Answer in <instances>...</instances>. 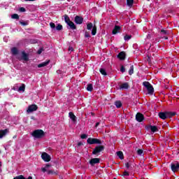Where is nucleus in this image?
Returning <instances> with one entry per match:
<instances>
[{
	"instance_id": "nucleus-1",
	"label": "nucleus",
	"mask_w": 179,
	"mask_h": 179,
	"mask_svg": "<svg viewBox=\"0 0 179 179\" xmlns=\"http://www.w3.org/2000/svg\"><path fill=\"white\" fill-rule=\"evenodd\" d=\"M175 115H177V113L171 111L159 112L158 113V117H159L161 120H167L168 118H173V117H174Z\"/></svg>"
},
{
	"instance_id": "nucleus-2",
	"label": "nucleus",
	"mask_w": 179,
	"mask_h": 179,
	"mask_svg": "<svg viewBox=\"0 0 179 179\" xmlns=\"http://www.w3.org/2000/svg\"><path fill=\"white\" fill-rule=\"evenodd\" d=\"M44 135V131L42 129H36L32 132V136L36 138V139H41V138H43Z\"/></svg>"
},
{
	"instance_id": "nucleus-3",
	"label": "nucleus",
	"mask_w": 179,
	"mask_h": 179,
	"mask_svg": "<svg viewBox=\"0 0 179 179\" xmlns=\"http://www.w3.org/2000/svg\"><path fill=\"white\" fill-rule=\"evenodd\" d=\"M143 85L145 86V87H146L148 94H153V93H155V88H153V85H152L150 83L145 81L143 83Z\"/></svg>"
},
{
	"instance_id": "nucleus-4",
	"label": "nucleus",
	"mask_w": 179,
	"mask_h": 179,
	"mask_svg": "<svg viewBox=\"0 0 179 179\" xmlns=\"http://www.w3.org/2000/svg\"><path fill=\"white\" fill-rule=\"evenodd\" d=\"M104 149V145H96L92 151V155L95 156H99V155H100V153H101V152H103Z\"/></svg>"
},
{
	"instance_id": "nucleus-5",
	"label": "nucleus",
	"mask_w": 179,
	"mask_h": 179,
	"mask_svg": "<svg viewBox=\"0 0 179 179\" xmlns=\"http://www.w3.org/2000/svg\"><path fill=\"white\" fill-rule=\"evenodd\" d=\"M87 143L89 145H101V140L99 138H88Z\"/></svg>"
},
{
	"instance_id": "nucleus-6",
	"label": "nucleus",
	"mask_w": 179,
	"mask_h": 179,
	"mask_svg": "<svg viewBox=\"0 0 179 179\" xmlns=\"http://www.w3.org/2000/svg\"><path fill=\"white\" fill-rule=\"evenodd\" d=\"M170 167L173 173H177V171H179V162H172L170 164Z\"/></svg>"
},
{
	"instance_id": "nucleus-7",
	"label": "nucleus",
	"mask_w": 179,
	"mask_h": 179,
	"mask_svg": "<svg viewBox=\"0 0 179 179\" xmlns=\"http://www.w3.org/2000/svg\"><path fill=\"white\" fill-rule=\"evenodd\" d=\"M38 110V106L36 104H32L28 106V109L27 110V113H33L34 111H37Z\"/></svg>"
},
{
	"instance_id": "nucleus-8",
	"label": "nucleus",
	"mask_w": 179,
	"mask_h": 179,
	"mask_svg": "<svg viewBox=\"0 0 179 179\" xmlns=\"http://www.w3.org/2000/svg\"><path fill=\"white\" fill-rule=\"evenodd\" d=\"M136 120L138 122H143V121L145 120V116L141 113H137L136 115Z\"/></svg>"
},
{
	"instance_id": "nucleus-9",
	"label": "nucleus",
	"mask_w": 179,
	"mask_h": 179,
	"mask_svg": "<svg viewBox=\"0 0 179 179\" xmlns=\"http://www.w3.org/2000/svg\"><path fill=\"white\" fill-rule=\"evenodd\" d=\"M41 158L44 162H51V156H50V155H48L47 152H43L41 155Z\"/></svg>"
},
{
	"instance_id": "nucleus-10",
	"label": "nucleus",
	"mask_w": 179,
	"mask_h": 179,
	"mask_svg": "<svg viewBox=\"0 0 179 179\" xmlns=\"http://www.w3.org/2000/svg\"><path fill=\"white\" fill-rule=\"evenodd\" d=\"M145 129H147V131H149V129H150L151 132H157V131H159V129H157V126H152V125H147L145 126Z\"/></svg>"
},
{
	"instance_id": "nucleus-11",
	"label": "nucleus",
	"mask_w": 179,
	"mask_h": 179,
	"mask_svg": "<svg viewBox=\"0 0 179 179\" xmlns=\"http://www.w3.org/2000/svg\"><path fill=\"white\" fill-rule=\"evenodd\" d=\"M74 22L76 24H82L83 23V17L76 15L74 18Z\"/></svg>"
},
{
	"instance_id": "nucleus-12",
	"label": "nucleus",
	"mask_w": 179,
	"mask_h": 179,
	"mask_svg": "<svg viewBox=\"0 0 179 179\" xmlns=\"http://www.w3.org/2000/svg\"><path fill=\"white\" fill-rule=\"evenodd\" d=\"M100 163V158H92L90 160V164L94 166V164H99Z\"/></svg>"
},
{
	"instance_id": "nucleus-13",
	"label": "nucleus",
	"mask_w": 179,
	"mask_h": 179,
	"mask_svg": "<svg viewBox=\"0 0 179 179\" xmlns=\"http://www.w3.org/2000/svg\"><path fill=\"white\" fill-rule=\"evenodd\" d=\"M127 57V54H125V52L122 51L117 55V58L120 59V61H124L125 58Z\"/></svg>"
},
{
	"instance_id": "nucleus-14",
	"label": "nucleus",
	"mask_w": 179,
	"mask_h": 179,
	"mask_svg": "<svg viewBox=\"0 0 179 179\" xmlns=\"http://www.w3.org/2000/svg\"><path fill=\"white\" fill-rule=\"evenodd\" d=\"M120 90H128L129 89V84L128 83H124L120 86Z\"/></svg>"
},
{
	"instance_id": "nucleus-15",
	"label": "nucleus",
	"mask_w": 179,
	"mask_h": 179,
	"mask_svg": "<svg viewBox=\"0 0 179 179\" xmlns=\"http://www.w3.org/2000/svg\"><path fill=\"white\" fill-rule=\"evenodd\" d=\"M9 129H5L4 130H0V139H2L3 136H5L6 134H8Z\"/></svg>"
},
{
	"instance_id": "nucleus-16",
	"label": "nucleus",
	"mask_w": 179,
	"mask_h": 179,
	"mask_svg": "<svg viewBox=\"0 0 179 179\" xmlns=\"http://www.w3.org/2000/svg\"><path fill=\"white\" fill-rule=\"evenodd\" d=\"M120 30H121V27L115 25L113 30L112 31V34H117V33H120Z\"/></svg>"
},
{
	"instance_id": "nucleus-17",
	"label": "nucleus",
	"mask_w": 179,
	"mask_h": 179,
	"mask_svg": "<svg viewBox=\"0 0 179 179\" xmlns=\"http://www.w3.org/2000/svg\"><path fill=\"white\" fill-rule=\"evenodd\" d=\"M21 54H22V59L26 62L29 61V55H27V53L24 52V51H22Z\"/></svg>"
},
{
	"instance_id": "nucleus-18",
	"label": "nucleus",
	"mask_w": 179,
	"mask_h": 179,
	"mask_svg": "<svg viewBox=\"0 0 179 179\" xmlns=\"http://www.w3.org/2000/svg\"><path fill=\"white\" fill-rule=\"evenodd\" d=\"M50 64V60H47L46 62H42L38 65V68H44V66H47Z\"/></svg>"
},
{
	"instance_id": "nucleus-19",
	"label": "nucleus",
	"mask_w": 179,
	"mask_h": 179,
	"mask_svg": "<svg viewBox=\"0 0 179 179\" xmlns=\"http://www.w3.org/2000/svg\"><path fill=\"white\" fill-rule=\"evenodd\" d=\"M69 115L71 120H72L73 122H76V116L73 112H69Z\"/></svg>"
},
{
	"instance_id": "nucleus-20",
	"label": "nucleus",
	"mask_w": 179,
	"mask_h": 179,
	"mask_svg": "<svg viewBox=\"0 0 179 179\" xmlns=\"http://www.w3.org/2000/svg\"><path fill=\"white\" fill-rule=\"evenodd\" d=\"M67 24L71 30H76V25H75V23H73V22L71 21Z\"/></svg>"
},
{
	"instance_id": "nucleus-21",
	"label": "nucleus",
	"mask_w": 179,
	"mask_h": 179,
	"mask_svg": "<svg viewBox=\"0 0 179 179\" xmlns=\"http://www.w3.org/2000/svg\"><path fill=\"white\" fill-rule=\"evenodd\" d=\"M11 52L13 55H17L19 54V50H17V48L13 47L11 48Z\"/></svg>"
},
{
	"instance_id": "nucleus-22",
	"label": "nucleus",
	"mask_w": 179,
	"mask_h": 179,
	"mask_svg": "<svg viewBox=\"0 0 179 179\" xmlns=\"http://www.w3.org/2000/svg\"><path fill=\"white\" fill-rule=\"evenodd\" d=\"M117 156L119 157V159H120V160H124V153L122 152V151L117 152Z\"/></svg>"
},
{
	"instance_id": "nucleus-23",
	"label": "nucleus",
	"mask_w": 179,
	"mask_h": 179,
	"mask_svg": "<svg viewBox=\"0 0 179 179\" xmlns=\"http://www.w3.org/2000/svg\"><path fill=\"white\" fill-rule=\"evenodd\" d=\"M64 22H65V23H66V24H68L69 23H70V22H71V18H69V16L68 15L65 14V15H64Z\"/></svg>"
},
{
	"instance_id": "nucleus-24",
	"label": "nucleus",
	"mask_w": 179,
	"mask_h": 179,
	"mask_svg": "<svg viewBox=\"0 0 179 179\" xmlns=\"http://www.w3.org/2000/svg\"><path fill=\"white\" fill-rule=\"evenodd\" d=\"M115 106H116L117 108H121V107H122V103L121 101H116L115 102Z\"/></svg>"
},
{
	"instance_id": "nucleus-25",
	"label": "nucleus",
	"mask_w": 179,
	"mask_h": 179,
	"mask_svg": "<svg viewBox=\"0 0 179 179\" xmlns=\"http://www.w3.org/2000/svg\"><path fill=\"white\" fill-rule=\"evenodd\" d=\"M96 33H97V27L96 25H94L92 30V35L96 36Z\"/></svg>"
},
{
	"instance_id": "nucleus-26",
	"label": "nucleus",
	"mask_w": 179,
	"mask_h": 179,
	"mask_svg": "<svg viewBox=\"0 0 179 179\" xmlns=\"http://www.w3.org/2000/svg\"><path fill=\"white\" fill-rule=\"evenodd\" d=\"M87 92H93V84H87Z\"/></svg>"
},
{
	"instance_id": "nucleus-27",
	"label": "nucleus",
	"mask_w": 179,
	"mask_h": 179,
	"mask_svg": "<svg viewBox=\"0 0 179 179\" xmlns=\"http://www.w3.org/2000/svg\"><path fill=\"white\" fill-rule=\"evenodd\" d=\"M127 5L129 8H132L134 5V0H127Z\"/></svg>"
},
{
	"instance_id": "nucleus-28",
	"label": "nucleus",
	"mask_w": 179,
	"mask_h": 179,
	"mask_svg": "<svg viewBox=\"0 0 179 179\" xmlns=\"http://www.w3.org/2000/svg\"><path fill=\"white\" fill-rule=\"evenodd\" d=\"M24 90H26V85L22 84V85L18 88V92H24Z\"/></svg>"
},
{
	"instance_id": "nucleus-29",
	"label": "nucleus",
	"mask_w": 179,
	"mask_h": 179,
	"mask_svg": "<svg viewBox=\"0 0 179 179\" xmlns=\"http://www.w3.org/2000/svg\"><path fill=\"white\" fill-rule=\"evenodd\" d=\"M94 26H93V23L90 22L87 24V30H92V29H93Z\"/></svg>"
},
{
	"instance_id": "nucleus-30",
	"label": "nucleus",
	"mask_w": 179,
	"mask_h": 179,
	"mask_svg": "<svg viewBox=\"0 0 179 179\" xmlns=\"http://www.w3.org/2000/svg\"><path fill=\"white\" fill-rule=\"evenodd\" d=\"M129 75H134V65H131L130 66V69L129 70Z\"/></svg>"
},
{
	"instance_id": "nucleus-31",
	"label": "nucleus",
	"mask_w": 179,
	"mask_h": 179,
	"mask_svg": "<svg viewBox=\"0 0 179 179\" xmlns=\"http://www.w3.org/2000/svg\"><path fill=\"white\" fill-rule=\"evenodd\" d=\"M131 38H132V35H125L124 36V40H125V41L131 40Z\"/></svg>"
},
{
	"instance_id": "nucleus-32",
	"label": "nucleus",
	"mask_w": 179,
	"mask_h": 179,
	"mask_svg": "<svg viewBox=\"0 0 179 179\" xmlns=\"http://www.w3.org/2000/svg\"><path fill=\"white\" fill-rule=\"evenodd\" d=\"M63 27L62 24H58L57 26L56 27V30H57L58 31H60V30H62Z\"/></svg>"
},
{
	"instance_id": "nucleus-33",
	"label": "nucleus",
	"mask_w": 179,
	"mask_h": 179,
	"mask_svg": "<svg viewBox=\"0 0 179 179\" xmlns=\"http://www.w3.org/2000/svg\"><path fill=\"white\" fill-rule=\"evenodd\" d=\"M99 71L101 72V75H103L106 76L107 75V71H106V69H100Z\"/></svg>"
},
{
	"instance_id": "nucleus-34",
	"label": "nucleus",
	"mask_w": 179,
	"mask_h": 179,
	"mask_svg": "<svg viewBox=\"0 0 179 179\" xmlns=\"http://www.w3.org/2000/svg\"><path fill=\"white\" fill-rule=\"evenodd\" d=\"M20 24H21L22 26H28L29 22H27V21H26V22L20 21Z\"/></svg>"
},
{
	"instance_id": "nucleus-35",
	"label": "nucleus",
	"mask_w": 179,
	"mask_h": 179,
	"mask_svg": "<svg viewBox=\"0 0 179 179\" xmlns=\"http://www.w3.org/2000/svg\"><path fill=\"white\" fill-rule=\"evenodd\" d=\"M11 18H12V19H17V20H19V15H17V14H16V13L13 14V15H11Z\"/></svg>"
},
{
	"instance_id": "nucleus-36",
	"label": "nucleus",
	"mask_w": 179,
	"mask_h": 179,
	"mask_svg": "<svg viewBox=\"0 0 179 179\" xmlns=\"http://www.w3.org/2000/svg\"><path fill=\"white\" fill-rule=\"evenodd\" d=\"M143 154V150L142 149H138L137 150V155H138L139 156H142Z\"/></svg>"
},
{
	"instance_id": "nucleus-37",
	"label": "nucleus",
	"mask_w": 179,
	"mask_h": 179,
	"mask_svg": "<svg viewBox=\"0 0 179 179\" xmlns=\"http://www.w3.org/2000/svg\"><path fill=\"white\" fill-rule=\"evenodd\" d=\"M85 37L87 38H90V34L87 31L85 32Z\"/></svg>"
},
{
	"instance_id": "nucleus-38",
	"label": "nucleus",
	"mask_w": 179,
	"mask_h": 179,
	"mask_svg": "<svg viewBox=\"0 0 179 179\" xmlns=\"http://www.w3.org/2000/svg\"><path fill=\"white\" fill-rule=\"evenodd\" d=\"M48 174H55V176H57L58 173L52 170H50L48 171Z\"/></svg>"
},
{
	"instance_id": "nucleus-39",
	"label": "nucleus",
	"mask_w": 179,
	"mask_h": 179,
	"mask_svg": "<svg viewBox=\"0 0 179 179\" xmlns=\"http://www.w3.org/2000/svg\"><path fill=\"white\" fill-rule=\"evenodd\" d=\"M124 177H129V172L125 171L124 172H123V175Z\"/></svg>"
},
{
	"instance_id": "nucleus-40",
	"label": "nucleus",
	"mask_w": 179,
	"mask_h": 179,
	"mask_svg": "<svg viewBox=\"0 0 179 179\" xmlns=\"http://www.w3.org/2000/svg\"><path fill=\"white\" fill-rule=\"evenodd\" d=\"M19 11H20V12H22V13L26 12V8H24V7H20V8H19Z\"/></svg>"
},
{
	"instance_id": "nucleus-41",
	"label": "nucleus",
	"mask_w": 179,
	"mask_h": 179,
	"mask_svg": "<svg viewBox=\"0 0 179 179\" xmlns=\"http://www.w3.org/2000/svg\"><path fill=\"white\" fill-rule=\"evenodd\" d=\"M80 138L81 139H86V138H87V134H81Z\"/></svg>"
},
{
	"instance_id": "nucleus-42",
	"label": "nucleus",
	"mask_w": 179,
	"mask_h": 179,
	"mask_svg": "<svg viewBox=\"0 0 179 179\" xmlns=\"http://www.w3.org/2000/svg\"><path fill=\"white\" fill-rule=\"evenodd\" d=\"M43 51H44V48H41L38 50L37 54L40 55V54H41V52H43Z\"/></svg>"
},
{
	"instance_id": "nucleus-43",
	"label": "nucleus",
	"mask_w": 179,
	"mask_h": 179,
	"mask_svg": "<svg viewBox=\"0 0 179 179\" xmlns=\"http://www.w3.org/2000/svg\"><path fill=\"white\" fill-rule=\"evenodd\" d=\"M50 26L51 29H55V24L54 22H50Z\"/></svg>"
},
{
	"instance_id": "nucleus-44",
	"label": "nucleus",
	"mask_w": 179,
	"mask_h": 179,
	"mask_svg": "<svg viewBox=\"0 0 179 179\" xmlns=\"http://www.w3.org/2000/svg\"><path fill=\"white\" fill-rule=\"evenodd\" d=\"M120 71L122 72V73H124V72H125V67H124V66H121Z\"/></svg>"
},
{
	"instance_id": "nucleus-45",
	"label": "nucleus",
	"mask_w": 179,
	"mask_h": 179,
	"mask_svg": "<svg viewBox=\"0 0 179 179\" xmlns=\"http://www.w3.org/2000/svg\"><path fill=\"white\" fill-rule=\"evenodd\" d=\"M161 33H162V34L166 35V34H167V31H166L164 29H162Z\"/></svg>"
},
{
	"instance_id": "nucleus-46",
	"label": "nucleus",
	"mask_w": 179,
	"mask_h": 179,
	"mask_svg": "<svg viewBox=\"0 0 179 179\" xmlns=\"http://www.w3.org/2000/svg\"><path fill=\"white\" fill-rule=\"evenodd\" d=\"M42 171L43 173H45V171H47V168H45V166L44 168H42Z\"/></svg>"
},
{
	"instance_id": "nucleus-47",
	"label": "nucleus",
	"mask_w": 179,
	"mask_h": 179,
	"mask_svg": "<svg viewBox=\"0 0 179 179\" xmlns=\"http://www.w3.org/2000/svg\"><path fill=\"white\" fill-rule=\"evenodd\" d=\"M125 167H127V169H129V163L127 162L125 164Z\"/></svg>"
},
{
	"instance_id": "nucleus-48",
	"label": "nucleus",
	"mask_w": 179,
	"mask_h": 179,
	"mask_svg": "<svg viewBox=\"0 0 179 179\" xmlns=\"http://www.w3.org/2000/svg\"><path fill=\"white\" fill-rule=\"evenodd\" d=\"M69 51H71V52L73 51V48L69 46Z\"/></svg>"
},
{
	"instance_id": "nucleus-49",
	"label": "nucleus",
	"mask_w": 179,
	"mask_h": 179,
	"mask_svg": "<svg viewBox=\"0 0 179 179\" xmlns=\"http://www.w3.org/2000/svg\"><path fill=\"white\" fill-rule=\"evenodd\" d=\"M83 143H82V142L78 143V146H83Z\"/></svg>"
},
{
	"instance_id": "nucleus-50",
	"label": "nucleus",
	"mask_w": 179,
	"mask_h": 179,
	"mask_svg": "<svg viewBox=\"0 0 179 179\" xmlns=\"http://www.w3.org/2000/svg\"><path fill=\"white\" fill-rule=\"evenodd\" d=\"M100 125V122H96L95 124V128H97V127H99Z\"/></svg>"
},
{
	"instance_id": "nucleus-51",
	"label": "nucleus",
	"mask_w": 179,
	"mask_h": 179,
	"mask_svg": "<svg viewBox=\"0 0 179 179\" xmlns=\"http://www.w3.org/2000/svg\"><path fill=\"white\" fill-rule=\"evenodd\" d=\"M45 167V169H48V167H51V165L48 164Z\"/></svg>"
},
{
	"instance_id": "nucleus-52",
	"label": "nucleus",
	"mask_w": 179,
	"mask_h": 179,
	"mask_svg": "<svg viewBox=\"0 0 179 179\" xmlns=\"http://www.w3.org/2000/svg\"><path fill=\"white\" fill-rule=\"evenodd\" d=\"M27 2V1H31V2H33L34 1H36V0H25Z\"/></svg>"
},
{
	"instance_id": "nucleus-53",
	"label": "nucleus",
	"mask_w": 179,
	"mask_h": 179,
	"mask_svg": "<svg viewBox=\"0 0 179 179\" xmlns=\"http://www.w3.org/2000/svg\"><path fill=\"white\" fill-rule=\"evenodd\" d=\"M2 167V164L0 162V168Z\"/></svg>"
},
{
	"instance_id": "nucleus-54",
	"label": "nucleus",
	"mask_w": 179,
	"mask_h": 179,
	"mask_svg": "<svg viewBox=\"0 0 179 179\" xmlns=\"http://www.w3.org/2000/svg\"><path fill=\"white\" fill-rule=\"evenodd\" d=\"M17 59H20V57H17Z\"/></svg>"
}]
</instances>
